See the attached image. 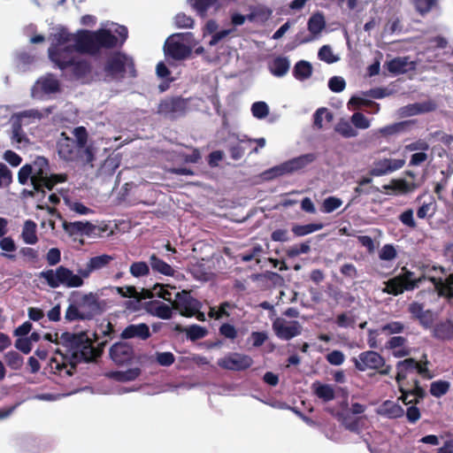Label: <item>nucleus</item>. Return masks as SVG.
Returning a JSON list of instances; mask_svg holds the SVG:
<instances>
[{"mask_svg": "<svg viewBox=\"0 0 453 453\" xmlns=\"http://www.w3.org/2000/svg\"><path fill=\"white\" fill-rule=\"evenodd\" d=\"M118 44L119 38L108 29L100 28L96 31L81 29L74 35L61 29L53 35L49 50L75 46L79 53L96 55L102 49L111 50Z\"/></svg>", "mask_w": 453, "mask_h": 453, "instance_id": "f257e3e1", "label": "nucleus"}, {"mask_svg": "<svg viewBox=\"0 0 453 453\" xmlns=\"http://www.w3.org/2000/svg\"><path fill=\"white\" fill-rule=\"evenodd\" d=\"M63 345L72 351L71 360L66 362L65 357L60 360L56 357L50 359V368L54 373L71 376L80 362H91L100 356V352L93 346L92 341L85 332L73 334L65 332L60 336Z\"/></svg>", "mask_w": 453, "mask_h": 453, "instance_id": "f03ea898", "label": "nucleus"}, {"mask_svg": "<svg viewBox=\"0 0 453 453\" xmlns=\"http://www.w3.org/2000/svg\"><path fill=\"white\" fill-rule=\"evenodd\" d=\"M113 257L110 255H100L91 257L84 268L77 270L78 274H74L72 270L60 265L55 271L49 269L40 273V278L46 280L49 287L57 288L60 285L67 288H79L84 283L83 279H87L95 272L106 267Z\"/></svg>", "mask_w": 453, "mask_h": 453, "instance_id": "7ed1b4c3", "label": "nucleus"}, {"mask_svg": "<svg viewBox=\"0 0 453 453\" xmlns=\"http://www.w3.org/2000/svg\"><path fill=\"white\" fill-rule=\"evenodd\" d=\"M75 139L68 137L65 133L57 142L58 153L60 158L67 162H80L82 165L91 164L95 154L91 146H88V132L84 127H75L73 131Z\"/></svg>", "mask_w": 453, "mask_h": 453, "instance_id": "20e7f679", "label": "nucleus"}, {"mask_svg": "<svg viewBox=\"0 0 453 453\" xmlns=\"http://www.w3.org/2000/svg\"><path fill=\"white\" fill-rule=\"evenodd\" d=\"M72 296L65 312L67 322L91 320L104 311L103 302L96 293L73 292Z\"/></svg>", "mask_w": 453, "mask_h": 453, "instance_id": "39448f33", "label": "nucleus"}, {"mask_svg": "<svg viewBox=\"0 0 453 453\" xmlns=\"http://www.w3.org/2000/svg\"><path fill=\"white\" fill-rule=\"evenodd\" d=\"M104 72L106 77L115 81H122L127 77H137V71L133 58L120 51H117L108 58Z\"/></svg>", "mask_w": 453, "mask_h": 453, "instance_id": "423d86ee", "label": "nucleus"}, {"mask_svg": "<svg viewBox=\"0 0 453 453\" xmlns=\"http://www.w3.org/2000/svg\"><path fill=\"white\" fill-rule=\"evenodd\" d=\"M49 173V160L42 156H38L33 164H26L20 167L18 180L21 185H26L30 179L34 190L39 192L40 183Z\"/></svg>", "mask_w": 453, "mask_h": 453, "instance_id": "0eeeda50", "label": "nucleus"}, {"mask_svg": "<svg viewBox=\"0 0 453 453\" xmlns=\"http://www.w3.org/2000/svg\"><path fill=\"white\" fill-rule=\"evenodd\" d=\"M426 279L427 278L425 275L415 278V273L403 266L400 274L384 282L385 288L382 292L397 296L405 291H412L418 288Z\"/></svg>", "mask_w": 453, "mask_h": 453, "instance_id": "6e6552de", "label": "nucleus"}, {"mask_svg": "<svg viewBox=\"0 0 453 453\" xmlns=\"http://www.w3.org/2000/svg\"><path fill=\"white\" fill-rule=\"evenodd\" d=\"M353 362L356 369L360 372L375 370L380 375H388L391 371V366L386 365L385 358L374 350L361 352L357 358H353Z\"/></svg>", "mask_w": 453, "mask_h": 453, "instance_id": "1a4fd4ad", "label": "nucleus"}, {"mask_svg": "<svg viewBox=\"0 0 453 453\" xmlns=\"http://www.w3.org/2000/svg\"><path fill=\"white\" fill-rule=\"evenodd\" d=\"M189 100L180 96L165 97L159 102L157 113L170 119H177L188 112Z\"/></svg>", "mask_w": 453, "mask_h": 453, "instance_id": "9d476101", "label": "nucleus"}, {"mask_svg": "<svg viewBox=\"0 0 453 453\" xmlns=\"http://www.w3.org/2000/svg\"><path fill=\"white\" fill-rule=\"evenodd\" d=\"M172 306L173 309L178 311L180 315L191 318L199 312L201 303L191 296L190 292L182 290L174 293V300Z\"/></svg>", "mask_w": 453, "mask_h": 453, "instance_id": "9b49d317", "label": "nucleus"}, {"mask_svg": "<svg viewBox=\"0 0 453 453\" xmlns=\"http://www.w3.org/2000/svg\"><path fill=\"white\" fill-rule=\"evenodd\" d=\"M217 365L224 370L242 372L249 369L253 365V359L246 354L230 352L218 359Z\"/></svg>", "mask_w": 453, "mask_h": 453, "instance_id": "f8f14e48", "label": "nucleus"}, {"mask_svg": "<svg viewBox=\"0 0 453 453\" xmlns=\"http://www.w3.org/2000/svg\"><path fill=\"white\" fill-rule=\"evenodd\" d=\"M427 360H426L424 365H422L412 357H409L403 361L397 362V374L395 376L396 382L398 384H401V382L407 378V374L410 372H413L414 371H416L424 378L430 379L432 376L429 373V370L427 369Z\"/></svg>", "mask_w": 453, "mask_h": 453, "instance_id": "ddd939ff", "label": "nucleus"}, {"mask_svg": "<svg viewBox=\"0 0 453 453\" xmlns=\"http://www.w3.org/2000/svg\"><path fill=\"white\" fill-rule=\"evenodd\" d=\"M273 329L276 336L284 341H288L302 333V326L297 320L288 321L282 318L274 319Z\"/></svg>", "mask_w": 453, "mask_h": 453, "instance_id": "4468645a", "label": "nucleus"}, {"mask_svg": "<svg viewBox=\"0 0 453 453\" xmlns=\"http://www.w3.org/2000/svg\"><path fill=\"white\" fill-rule=\"evenodd\" d=\"M75 46H65L58 50H48L49 58L54 63L55 66L61 71L68 70L74 58H76Z\"/></svg>", "mask_w": 453, "mask_h": 453, "instance_id": "2eb2a0df", "label": "nucleus"}, {"mask_svg": "<svg viewBox=\"0 0 453 453\" xmlns=\"http://www.w3.org/2000/svg\"><path fill=\"white\" fill-rule=\"evenodd\" d=\"M180 36V34L172 35L166 40L165 44V54L175 60L186 59L192 53L189 46L175 39V37Z\"/></svg>", "mask_w": 453, "mask_h": 453, "instance_id": "dca6fc26", "label": "nucleus"}, {"mask_svg": "<svg viewBox=\"0 0 453 453\" xmlns=\"http://www.w3.org/2000/svg\"><path fill=\"white\" fill-rule=\"evenodd\" d=\"M134 354L133 346L125 342H116L110 349V357L118 365L129 363L134 357Z\"/></svg>", "mask_w": 453, "mask_h": 453, "instance_id": "f3484780", "label": "nucleus"}, {"mask_svg": "<svg viewBox=\"0 0 453 453\" xmlns=\"http://www.w3.org/2000/svg\"><path fill=\"white\" fill-rule=\"evenodd\" d=\"M404 164V159L383 158L374 162V166L370 170V174L382 176L401 169Z\"/></svg>", "mask_w": 453, "mask_h": 453, "instance_id": "a211bd4d", "label": "nucleus"}, {"mask_svg": "<svg viewBox=\"0 0 453 453\" xmlns=\"http://www.w3.org/2000/svg\"><path fill=\"white\" fill-rule=\"evenodd\" d=\"M151 336L150 327L145 323L130 324L120 334L121 339L127 340L137 338L146 341Z\"/></svg>", "mask_w": 453, "mask_h": 453, "instance_id": "6ab92c4d", "label": "nucleus"}, {"mask_svg": "<svg viewBox=\"0 0 453 453\" xmlns=\"http://www.w3.org/2000/svg\"><path fill=\"white\" fill-rule=\"evenodd\" d=\"M63 229L70 236H83L90 235L95 230V226L88 221H64Z\"/></svg>", "mask_w": 453, "mask_h": 453, "instance_id": "aec40b11", "label": "nucleus"}, {"mask_svg": "<svg viewBox=\"0 0 453 453\" xmlns=\"http://www.w3.org/2000/svg\"><path fill=\"white\" fill-rule=\"evenodd\" d=\"M427 280L434 284L439 296L453 298V274L449 275L445 280L433 276L427 277Z\"/></svg>", "mask_w": 453, "mask_h": 453, "instance_id": "412c9836", "label": "nucleus"}, {"mask_svg": "<svg viewBox=\"0 0 453 453\" xmlns=\"http://www.w3.org/2000/svg\"><path fill=\"white\" fill-rule=\"evenodd\" d=\"M410 64L413 65L412 62L411 63L409 62L408 57H403V58L396 57L389 61H387L384 64V67L390 73L397 75V74H403V73H407L410 70V68H408V65ZM413 68H414V66L411 67V69H413Z\"/></svg>", "mask_w": 453, "mask_h": 453, "instance_id": "4be33fe9", "label": "nucleus"}, {"mask_svg": "<svg viewBox=\"0 0 453 453\" xmlns=\"http://www.w3.org/2000/svg\"><path fill=\"white\" fill-rule=\"evenodd\" d=\"M407 338L403 336H393L391 337L386 343V348L393 350V356L395 357H407L411 353V349L409 348H403L407 343Z\"/></svg>", "mask_w": 453, "mask_h": 453, "instance_id": "5701e85b", "label": "nucleus"}, {"mask_svg": "<svg viewBox=\"0 0 453 453\" xmlns=\"http://www.w3.org/2000/svg\"><path fill=\"white\" fill-rule=\"evenodd\" d=\"M433 337L441 341H449L453 339V320L447 319L446 321L436 324L432 332Z\"/></svg>", "mask_w": 453, "mask_h": 453, "instance_id": "b1692460", "label": "nucleus"}, {"mask_svg": "<svg viewBox=\"0 0 453 453\" xmlns=\"http://www.w3.org/2000/svg\"><path fill=\"white\" fill-rule=\"evenodd\" d=\"M270 73L275 77L285 76L290 68V62L287 57H276L268 65Z\"/></svg>", "mask_w": 453, "mask_h": 453, "instance_id": "393cba45", "label": "nucleus"}, {"mask_svg": "<svg viewBox=\"0 0 453 453\" xmlns=\"http://www.w3.org/2000/svg\"><path fill=\"white\" fill-rule=\"evenodd\" d=\"M378 410L379 414L392 419L401 418L404 415L403 408L397 403L390 400L383 402Z\"/></svg>", "mask_w": 453, "mask_h": 453, "instance_id": "a878e982", "label": "nucleus"}, {"mask_svg": "<svg viewBox=\"0 0 453 453\" xmlns=\"http://www.w3.org/2000/svg\"><path fill=\"white\" fill-rule=\"evenodd\" d=\"M318 158V155L316 153H307L301 155L299 157H294L290 160H288V166L290 173L302 170L305 168L307 165L313 163Z\"/></svg>", "mask_w": 453, "mask_h": 453, "instance_id": "bb28decb", "label": "nucleus"}, {"mask_svg": "<svg viewBox=\"0 0 453 453\" xmlns=\"http://www.w3.org/2000/svg\"><path fill=\"white\" fill-rule=\"evenodd\" d=\"M188 273L192 277L200 281H209L211 280V272L203 261L190 263L188 266Z\"/></svg>", "mask_w": 453, "mask_h": 453, "instance_id": "cd10ccee", "label": "nucleus"}, {"mask_svg": "<svg viewBox=\"0 0 453 453\" xmlns=\"http://www.w3.org/2000/svg\"><path fill=\"white\" fill-rule=\"evenodd\" d=\"M68 69H70L71 74L74 79L80 80L85 78L88 74L90 73L91 65L88 60H76V58H74Z\"/></svg>", "mask_w": 453, "mask_h": 453, "instance_id": "c85d7f7f", "label": "nucleus"}, {"mask_svg": "<svg viewBox=\"0 0 453 453\" xmlns=\"http://www.w3.org/2000/svg\"><path fill=\"white\" fill-rule=\"evenodd\" d=\"M173 329L179 333L185 331L187 337L193 342L205 337L208 333L206 328L199 325H192L188 328H184L181 325L175 324Z\"/></svg>", "mask_w": 453, "mask_h": 453, "instance_id": "c756f323", "label": "nucleus"}, {"mask_svg": "<svg viewBox=\"0 0 453 453\" xmlns=\"http://www.w3.org/2000/svg\"><path fill=\"white\" fill-rule=\"evenodd\" d=\"M192 8L197 12V14L204 18L207 15V12L213 8L217 11L219 8V0H189Z\"/></svg>", "mask_w": 453, "mask_h": 453, "instance_id": "7c9ffc66", "label": "nucleus"}, {"mask_svg": "<svg viewBox=\"0 0 453 453\" xmlns=\"http://www.w3.org/2000/svg\"><path fill=\"white\" fill-rule=\"evenodd\" d=\"M309 32L316 36L321 33V31L326 27V20L324 14L320 12H317L313 13L307 23Z\"/></svg>", "mask_w": 453, "mask_h": 453, "instance_id": "2f4dec72", "label": "nucleus"}, {"mask_svg": "<svg viewBox=\"0 0 453 453\" xmlns=\"http://www.w3.org/2000/svg\"><path fill=\"white\" fill-rule=\"evenodd\" d=\"M314 394L324 402L327 403L335 398L334 389L328 384H321L316 381L312 384Z\"/></svg>", "mask_w": 453, "mask_h": 453, "instance_id": "473e14b6", "label": "nucleus"}, {"mask_svg": "<svg viewBox=\"0 0 453 453\" xmlns=\"http://www.w3.org/2000/svg\"><path fill=\"white\" fill-rule=\"evenodd\" d=\"M150 265L153 272L161 273L163 275L173 276L174 273V270L173 269V267L169 264L157 257L155 254H152L150 257Z\"/></svg>", "mask_w": 453, "mask_h": 453, "instance_id": "72a5a7b5", "label": "nucleus"}, {"mask_svg": "<svg viewBox=\"0 0 453 453\" xmlns=\"http://www.w3.org/2000/svg\"><path fill=\"white\" fill-rule=\"evenodd\" d=\"M37 225L35 221L27 219L25 221L21 237L27 244H35L38 241L36 234Z\"/></svg>", "mask_w": 453, "mask_h": 453, "instance_id": "f704fd0d", "label": "nucleus"}, {"mask_svg": "<svg viewBox=\"0 0 453 453\" xmlns=\"http://www.w3.org/2000/svg\"><path fill=\"white\" fill-rule=\"evenodd\" d=\"M312 74V65L306 60H300L296 63L293 69V75L298 81L309 79Z\"/></svg>", "mask_w": 453, "mask_h": 453, "instance_id": "c9c22d12", "label": "nucleus"}, {"mask_svg": "<svg viewBox=\"0 0 453 453\" xmlns=\"http://www.w3.org/2000/svg\"><path fill=\"white\" fill-rule=\"evenodd\" d=\"M66 180L67 177L65 174L52 173L49 175L48 173L40 183L39 192L44 194V188H47L48 190H52L57 184L65 182Z\"/></svg>", "mask_w": 453, "mask_h": 453, "instance_id": "e433bc0d", "label": "nucleus"}, {"mask_svg": "<svg viewBox=\"0 0 453 453\" xmlns=\"http://www.w3.org/2000/svg\"><path fill=\"white\" fill-rule=\"evenodd\" d=\"M141 369L139 367L129 368L126 371L113 372L111 375V378L120 382L133 381L141 375Z\"/></svg>", "mask_w": 453, "mask_h": 453, "instance_id": "4c0bfd02", "label": "nucleus"}, {"mask_svg": "<svg viewBox=\"0 0 453 453\" xmlns=\"http://www.w3.org/2000/svg\"><path fill=\"white\" fill-rule=\"evenodd\" d=\"M42 90L46 94L57 93L60 90V83L58 79L50 74L40 81Z\"/></svg>", "mask_w": 453, "mask_h": 453, "instance_id": "58836bf2", "label": "nucleus"}, {"mask_svg": "<svg viewBox=\"0 0 453 453\" xmlns=\"http://www.w3.org/2000/svg\"><path fill=\"white\" fill-rule=\"evenodd\" d=\"M11 140L12 142L18 144H27L29 142V140L27 137V134L22 128V124L19 120L12 123Z\"/></svg>", "mask_w": 453, "mask_h": 453, "instance_id": "ea45409f", "label": "nucleus"}, {"mask_svg": "<svg viewBox=\"0 0 453 453\" xmlns=\"http://www.w3.org/2000/svg\"><path fill=\"white\" fill-rule=\"evenodd\" d=\"M322 223H311L307 225H294L292 232L296 236H304L323 228Z\"/></svg>", "mask_w": 453, "mask_h": 453, "instance_id": "a19ab883", "label": "nucleus"}, {"mask_svg": "<svg viewBox=\"0 0 453 453\" xmlns=\"http://www.w3.org/2000/svg\"><path fill=\"white\" fill-rule=\"evenodd\" d=\"M4 361L6 365L12 370H19L24 364L23 357L17 351L11 350L4 354Z\"/></svg>", "mask_w": 453, "mask_h": 453, "instance_id": "79ce46f5", "label": "nucleus"}, {"mask_svg": "<svg viewBox=\"0 0 453 453\" xmlns=\"http://www.w3.org/2000/svg\"><path fill=\"white\" fill-rule=\"evenodd\" d=\"M175 289V287H171L170 285H163L159 283L155 284V286L153 287V291L158 297L171 303L172 304L174 300V294L173 293V290Z\"/></svg>", "mask_w": 453, "mask_h": 453, "instance_id": "37998d69", "label": "nucleus"}, {"mask_svg": "<svg viewBox=\"0 0 453 453\" xmlns=\"http://www.w3.org/2000/svg\"><path fill=\"white\" fill-rule=\"evenodd\" d=\"M449 388L450 384L449 381L439 380L431 383L429 391L433 396L440 398L449 392Z\"/></svg>", "mask_w": 453, "mask_h": 453, "instance_id": "c03bdc74", "label": "nucleus"}, {"mask_svg": "<svg viewBox=\"0 0 453 453\" xmlns=\"http://www.w3.org/2000/svg\"><path fill=\"white\" fill-rule=\"evenodd\" d=\"M235 304L230 302H223L219 304V309L216 311L215 308H211L209 311V316L211 318H214L215 319H220L223 317L228 318L230 313L228 312V309H234Z\"/></svg>", "mask_w": 453, "mask_h": 453, "instance_id": "a18cd8bd", "label": "nucleus"}, {"mask_svg": "<svg viewBox=\"0 0 453 453\" xmlns=\"http://www.w3.org/2000/svg\"><path fill=\"white\" fill-rule=\"evenodd\" d=\"M408 126H409V121L396 122V123L381 127L380 129V133L384 136H390V135H394L395 134L403 132Z\"/></svg>", "mask_w": 453, "mask_h": 453, "instance_id": "49530a36", "label": "nucleus"}, {"mask_svg": "<svg viewBox=\"0 0 453 453\" xmlns=\"http://www.w3.org/2000/svg\"><path fill=\"white\" fill-rule=\"evenodd\" d=\"M287 161L280 165L270 168L269 170L263 173L265 180H273L274 178L282 176L287 173H290Z\"/></svg>", "mask_w": 453, "mask_h": 453, "instance_id": "de8ad7c7", "label": "nucleus"}, {"mask_svg": "<svg viewBox=\"0 0 453 453\" xmlns=\"http://www.w3.org/2000/svg\"><path fill=\"white\" fill-rule=\"evenodd\" d=\"M412 4L417 12L425 16L437 4V0H412Z\"/></svg>", "mask_w": 453, "mask_h": 453, "instance_id": "09e8293b", "label": "nucleus"}, {"mask_svg": "<svg viewBox=\"0 0 453 453\" xmlns=\"http://www.w3.org/2000/svg\"><path fill=\"white\" fill-rule=\"evenodd\" d=\"M405 326L401 321H390L380 328V331L385 334H396L404 331Z\"/></svg>", "mask_w": 453, "mask_h": 453, "instance_id": "8fccbe9b", "label": "nucleus"}, {"mask_svg": "<svg viewBox=\"0 0 453 453\" xmlns=\"http://www.w3.org/2000/svg\"><path fill=\"white\" fill-rule=\"evenodd\" d=\"M129 271L134 277L140 278L149 275L150 266L146 262L143 261L134 262L130 265Z\"/></svg>", "mask_w": 453, "mask_h": 453, "instance_id": "3c124183", "label": "nucleus"}, {"mask_svg": "<svg viewBox=\"0 0 453 453\" xmlns=\"http://www.w3.org/2000/svg\"><path fill=\"white\" fill-rule=\"evenodd\" d=\"M342 204V199L336 196H328L323 201L321 211L325 213H331L340 208Z\"/></svg>", "mask_w": 453, "mask_h": 453, "instance_id": "603ef678", "label": "nucleus"}, {"mask_svg": "<svg viewBox=\"0 0 453 453\" xmlns=\"http://www.w3.org/2000/svg\"><path fill=\"white\" fill-rule=\"evenodd\" d=\"M323 116L325 117L327 122H331L333 120V113L330 112L326 108H319L318 109L313 117H314V126L319 129L323 127Z\"/></svg>", "mask_w": 453, "mask_h": 453, "instance_id": "864d4df0", "label": "nucleus"}, {"mask_svg": "<svg viewBox=\"0 0 453 453\" xmlns=\"http://www.w3.org/2000/svg\"><path fill=\"white\" fill-rule=\"evenodd\" d=\"M251 112L255 118L261 119L269 114V107L265 102H256L251 106Z\"/></svg>", "mask_w": 453, "mask_h": 453, "instance_id": "5fc2aeb1", "label": "nucleus"}, {"mask_svg": "<svg viewBox=\"0 0 453 453\" xmlns=\"http://www.w3.org/2000/svg\"><path fill=\"white\" fill-rule=\"evenodd\" d=\"M318 57L320 60L327 64H333L338 60V58L334 55L333 50L329 45H323L319 50Z\"/></svg>", "mask_w": 453, "mask_h": 453, "instance_id": "6e6d98bb", "label": "nucleus"}, {"mask_svg": "<svg viewBox=\"0 0 453 453\" xmlns=\"http://www.w3.org/2000/svg\"><path fill=\"white\" fill-rule=\"evenodd\" d=\"M219 333L221 336L231 341H234L238 336L237 329L229 323H223L219 328Z\"/></svg>", "mask_w": 453, "mask_h": 453, "instance_id": "4d7b16f0", "label": "nucleus"}, {"mask_svg": "<svg viewBox=\"0 0 453 453\" xmlns=\"http://www.w3.org/2000/svg\"><path fill=\"white\" fill-rule=\"evenodd\" d=\"M12 182V173L4 163H0V188H8Z\"/></svg>", "mask_w": 453, "mask_h": 453, "instance_id": "13d9d810", "label": "nucleus"}, {"mask_svg": "<svg viewBox=\"0 0 453 453\" xmlns=\"http://www.w3.org/2000/svg\"><path fill=\"white\" fill-rule=\"evenodd\" d=\"M310 241L303 242L299 245H294L287 250V255L289 257H296L301 254H307L310 252Z\"/></svg>", "mask_w": 453, "mask_h": 453, "instance_id": "bf43d9fd", "label": "nucleus"}, {"mask_svg": "<svg viewBox=\"0 0 453 453\" xmlns=\"http://www.w3.org/2000/svg\"><path fill=\"white\" fill-rule=\"evenodd\" d=\"M175 26L179 28H192L194 19L183 12L178 13L174 18Z\"/></svg>", "mask_w": 453, "mask_h": 453, "instance_id": "052dcab7", "label": "nucleus"}, {"mask_svg": "<svg viewBox=\"0 0 453 453\" xmlns=\"http://www.w3.org/2000/svg\"><path fill=\"white\" fill-rule=\"evenodd\" d=\"M404 150L406 151H417L418 152H426L429 150L428 142L424 139H418L415 142H412L407 145H405Z\"/></svg>", "mask_w": 453, "mask_h": 453, "instance_id": "680f3d73", "label": "nucleus"}, {"mask_svg": "<svg viewBox=\"0 0 453 453\" xmlns=\"http://www.w3.org/2000/svg\"><path fill=\"white\" fill-rule=\"evenodd\" d=\"M346 87L345 80L341 76H334L328 81V88L331 91L340 93Z\"/></svg>", "mask_w": 453, "mask_h": 453, "instance_id": "e2e57ef3", "label": "nucleus"}, {"mask_svg": "<svg viewBox=\"0 0 453 453\" xmlns=\"http://www.w3.org/2000/svg\"><path fill=\"white\" fill-rule=\"evenodd\" d=\"M397 257V252L392 244H385L380 251L379 257L381 260L390 261Z\"/></svg>", "mask_w": 453, "mask_h": 453, "instance_id": "0e129e2a", "label": "nucleus"}, {"mask_svg": "<svg viewBox=\"0 0 453 453\" xmlns=\"http://www.w3.org/2000/svg\"><path fill=\"white\" fill-rule=\"evenodd\" d=\"M157 362L162 366H170L175 362V357L172 352H157Z\"/></svg>", "mask_w": 453, "mask_h": 453, "instance_id": "69168bd1", "label": "nucleus"}, {"mask_svg": "<svg viewBox=\"0 0 453 453\" xmlns=\"http://www.w3.org/2000/svg\"><path fill=\"white\" fill-rule=\"evenodd\" d=\"M399 220L403 224L404 226L410 227V228H416L417 224L413 218V211L411 209H408L402 212L399 216Z\"/></svg>", "mask_w": 453, "mask_h": 453, "instance_id": "338daca9", "label": "nucleus"}, {"mask_svg": "<svg viewBox=\"0 0 453 453\" xmlns=\"http://www.w3.org/2000/svg\"><path fill=\"white\" fill-rule=\"evenodd\" d=\"M351 122L357 128L365 129L370 126L369 120L361 112H355L351 116Z\"/></svg>", "mask_w": 453, "mask_h": 453, "instance_id": "774afa93", "label": "nucleus"}]
</instances>
